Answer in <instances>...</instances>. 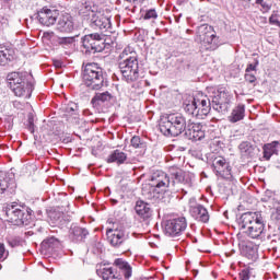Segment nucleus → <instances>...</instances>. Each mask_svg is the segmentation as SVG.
<instances>
[{
    "mask_svg": "<svg viewBox=\"0 0 280 280\" xmlns=\"http://www.w3.org/2000/svg\"><path fill=\"white\" fill-rule=\"evenodd\" d=\"M98 275H101L103 280H121V278L115 275L113 268H103Z\"/></svg>",
    "mask_w": 280,
    "mask_h": 280,
    "instance_id": "7c9ffc66",
    "label": "nucleus"
},
{
    "mask_svg": "<svg viewBox=\"0 0 280 280\" xmlns=\"http://www.w3.org/2000/svg\"><path fill=\"white\" fill-rule=\"evenodd\" d=\"M78 12L79 16L91 21V19H93V16L100 12V7L95 2L88 0L85 2L79 3Z\"/></svg>",
    "mask_w": 280,
    "mask_h": 280,
    "instance_id": "ddd939ff",
    "label": "nucleus"
},
{
    "mask_svg": "<svg viewBox=\"0 0 280 280\" xmlns=\"http://www.w3.org/2000/svg\"><path fill=\"white\" fill-rule=\"evenodd\" d=\"M170 172L171 175L168 176L163 171H155L150 178L149 192H145V189H143V195L152 199L159 198V195L165 194V191H185L184 185L191 187V176H189V173L174 167Z\"/></svg>",
    "mask_w": 280,
    "mask_h": 280,
    "instance_id": "f03ea898",
    "label": "nucleus"
},
{
    "mask_svg": "<svg viewBox=\"0 0 280 280\" xmlns=\"http://www.w3.org/2000/svg\"><path fill=\"white\" fill-rule=\"evenodd\" d=\"M186 230L187 219H185V217L170 219L164 225V233L168 237H180Z\"/></svg>",
    "mask_w": 280,
    "mask_h": 280,
    "instance_id": "9b49d317",
    "label": "nucleus"
},
{
    "mask_svg": "<svg viewBox=\"0 0 280 280\" xmlns=\"http://www.w3.org/2000/svg\"><path fill=\"white\" fill-rule=\"evenodd\" d=\"M211 107L221 115H226L231 108V95L226 91L210 89L209 95L198 94L191 103L186 104L185 110L197 119H205Z\"/></svg>",
    "mask_w": 280,
    "mask_h": 280,
    "instance_id": "f257e3e1",
    "label": "nucleus"
},
{
    "mask_svg": "<svg viewBox=\"0 0 280 280\" xmlns=\"http://www.w3.org/2000/svg\"><path fill=\"white\" fill-rule=\"evenodd\" d=\"M245 82H248L249 84H255L257 82V77L250 72H245Z\"/></svg>",
    "mask_w": 280,
    "mask_h": 280,
    "instance_id": "58836bf2",
    "label": "nucleus"
},
{
    "mask_svg": "<svg viewBox=\"0 0 280 280\" xmlns=\"http://www.w3.org/2000/svg\"><path fill=\"white\" fill-rule=\"evenodd\" d=\"M28 130L34 132V119L32 118L28 119Z\"/></svg>",
    "mask_w": 280,
    "mask_h": 280,
    "instance_id": "37998d69",
    "label": "nucleus"
},
{
    "mask_svg": "<svg viewBox=\"0 0 280 280\" xmlns=\"http://www.w3.org/2000/svg\"><path fill=\"white\" fill-rule=\"evenodd\" d=\"M119 69L122 80L128 82V84L137 82L139 78H141V73H139L140 67L137 51H135L132 47L127 46L119 55Z\"/></svg>",
    "mask_w": 280,
    "mask_h": 280,
    "instance_id": "20e7f679",
    "label": "nucleus"
},
{
    "mask_svg": "<svg viewBox=\"0 0 280 280\" xmlns=\"http://www.w3.org/2000/svg\"><path fill=\"white\" fill-rule=\"evenodd\" d=\"M57 45L66 51H71L75 47V37H57Z\"/></svg>",
    "mask_w": 280,
    "mask_h": 280,
    "instance_id": "393cba45",
    "label": "nucleus"
},
{
    "mask_svg": "<svg viewBox=\"0 0 280 280\" xmlns=\"http://www.w3.org/2000/svg\"><path fill=\"white\" fill-rule=\"evenodd\" d=\"M279 147H280L279 141H272L271 143L265 144L262 147L264 159H266V161H270V159H272V155L278 154Z\"/></svg>",
    "mask_w": 280,
    "mask_h": 280,
    "instance_id": "4be33fe9",
    "label": "nucleus"
},
{
    "mask_svg": "<svg viewBox=\"0 0 280 280\" xmlns=\"http://www.w3.org/2000/svg\"><path fill=\"white\" fill-rule=\"evenodd\" d=\"M212 167L217 176H231V166L223 156L212 158Z\"/></svg>",
    "mask_w": 280,
    "mask_h": 280,
    "instance_id": "2eb2a0df",
    "label": "nucleus"
},
{
    "mask_svg": "<svg viewBox=\"0 0 280 280\" xmlns=\"http://www.w3.org/2000/svg\"><path fill=\"white\" fill-rule=\"evenodd\" d=\"M159 14L156 13V10L151 9V10H147L143 19L144 21H150V19H158Z\"/></svg>",
    "mask_w": 280,
    "mask_h": 280,
    "instance_id": "72a5a7b5",
    "label": "nucleus"
},
{
    "mask_svg": "<svg viewBox=\"0 0 280 280\" xmlns=\"http://www.w3.org/2000/svg\"><path fill=\"white\" fill-rule=\"evenodd\" d=\"M110 100H113V95L109 92L96 93L91 104L93 106H102V104H106V102H110Z\"/></svg>",
    "mask_w": 280,
    "mask_h": 280,
    "instance_id": "a878e982",
    "label": "nucleus"
},
{
    "mask_svg": "<svg viewBox=\"0 0 280 280\" xmlns=\"http://www.w3.org/2000/svg\"><path fill=\"white\" fill-rule=\"evenodd\" d=\"M241 231L252 240H264L266 237V223L261 211L245 212L238 220Z\"/></svg>",
    "mask_w": 280,
    "mask_h": 280,
    "instance_id": "7ed1b4c3",
    "label": "nucleus"
},
{
    "mask_svg": "<svg viewBox=\"0 0 280 280\" xmlns=\"http://www.w3.org/2000/svg\"><path fill=\"white\" fill-rule=\"evenodd\" d=\"M257 67H259V59L255 58L254 62L247 65L245 73H250V71H257Z\"/></svg>",
    "mask_w": 280,
    "mask_h": 280,
    "instance_id": "473e14b6",
    "label": "nucleus"
},
{
    "mask_svg": "<svg viewBox=\"0 0 280 280\" xmlns=\"http://www.w3.org/2000/svg\"><path fill=\"white\" fill-rule=\"evenodd\" d=\"M7 80L16 97H32L34 82L27 72H11L8 74Z\"/></svg>",
    "mask_w": 280,
    "mask_h": 280,
    "instance_id": "39448f33",
    "label": "nucleus"
},
{
    "mask_svg": "<svg viewBox=\"0 0 280 280\" xmlns=\"http://www.w3.org/2000/svg\"><path fill=\"white\" fill-rule=\"evenodd\" d=\"M240 279L241 280H248L250 279V272L246 269L242 270V272L240 273Z\"/></svg>",
    "mask_w": 280,
    "mask_h": 280,
    "instance_id": "a19ab883",
    "label": "nucleus"
},
{
    "mask_svg": "<svg viewBox=\"0 0 280 280\" xmlns=\"http://www.w3.org/2000/svg\"><path fill=\"white\" fill-rule=\"evenodd\" d=\"M14 56L12 51L8 48H0V65L1 67H5L9 62H12Z\"/></svg>",
    "mask_w": 280,
    "mask_h": 280,
    "instance_id": "c756f323",
    "label": "nucleus"
},
{
    "mask_svg": "<svg viewBox=\"0 0 280 280\" xmlns=\"http://www.w3.org/2000/svg\"><path fill=\"white\" fill-rule=\"evenodd\" d=\"M190 215L197 220V222H202V224H207L209 222V210L205 208V206L198 203L196 206H190L189 208Z\"/></svg>",
    "mask_w": 280,
    "mask_h": 280,
    "instance_id": "f3484780",
    "label": "nucleus"
},
{
    "mask_svg": "<svg viewBox=\"0 0 280 280\" xmlns=\"http://www.w3.org/2000/svg\"><path fill=\"white\" fill-rule=\"evenodd\" d=\"M55 238H49L48 244H52Z\"/></svg>",
    "mask_w": 280,
    "mask_h": 280,
    "instance_id": "49530a36",
    "label": "nucleus"
},
{
    "mask_svg": "<svg viewBox=\"0 0 280 280\" xmlns=\"http://www.w3.org/2000/svg\"><path fill=\"white\" fill-rule=\"evenodd\" d=\"M131 145L132 148H141V145H143V143L141 142V138L139 136H133L131 138Z\"/></svg>",
    "mask_w": 280,
    "mask_h": 280,
    "instance_id": "e433bc0d",
    "label": "nucleus"
},
{
    "mask_svg": "<svg viewBox=\"0 0 280 280\" xmlns=\"http://www.w3.org/2000/svg\"><path fill=\"white\" fill-rule=\"evenodd\" d=\"M83 82L88 89L100 91L104 88V70L97 63H88L83 70Z\"/></svg>",
    "mask_w": 280,
    "mask_h": 280,
    "instance_id": "0eeeda50",
    "label": "nucleus"
},
{
    "mask_svg": "<svg viewBox=\"0 0 280 280\" xmlns=\"http://www.w3.org/2000/svg\"><path fill=\"white\" fill-rule=\"evenodd\" d=\"M159 128L164 137H178L185 132L187 120L183 114H168L160 119Z\"/></svg>",
    "mask_w": 280,
    "mask_h": 280,
    "instance_id": "423d86ee",
    "label": "nucleus"
},
{
    "mask_svg": "<svg viewBox=\"0 0 280 280\" xmlns=\"http://www.w3.org/2000/svg\"><path fill=\"white\" fill-rule=\"evenodd\" d=\"M279 15L278 14H271L269 18V23L270 25H277V27H280V21H279Z\"/></svg>",
    "mask_w": 280,
    "mask_h": 280,
    "instance_id": "ea45409f",
    "label": "nucleus"
},
{
    "mask_svg": "<svg viewBox=\"0 0 280 280\" xmlns=\"http://www.w3.org/2000/svg\"><path fill=\"white\" fill-rule=\"evenodd\" d=\"M9 255L10 253L5 250V245L0 243V261H5Z\"/></svg>",
    "mask_w": 280,
    "mask_h": 280,
    "instance_id": "c9c22d12",
    "label": "nucleus"
},
{
    "mask_svg": "<svg viewBox=\"0 0 280 280\" xmlns=\"http://www.w3.org/2000/svg\"><path fill=\"white\" fill-rule=\"evenodd\" d=\"M69 233L70 240H72L73 242H84V240H86V236L89 235V230L80 228L78 225H72Z\"/></svg>",
    "mask_w": 280,
    "mask_h": 280,
    "instance_id": "412c9836",
    "label": "nucleus"
},
{
    "mask_svg": "<svg viewBox=\"0 0 280 280\" xmlns=\"http://www.w3.org/2000/svg\"><path fill=\"white\" fill-rule=\"evenodd\" d=\"M185 135L190 141H202V139H205V129L202 124L189 122L186 126Z\"/></svg>",
    "mask_w": 280,
    "mask_h": 280,
    "instance_id": "4468645a",
    "label": "nucleus"
},
{
    "mask_svg": "<svg viewBox=\"0 0 280 280\" xmlns=\"http://www.w3.org/2000/svg\"><path fill=\"white\" fill-rule=\"evenodd\" d=\"M75 30V22L73 21V16L69 13L62 14L57 23V31L61 32V34H71Z\"/></svg>",
    "mask_w": 280,
    "mask_h": 280,
    "instance_id": "dca6fc26",
    "label": "nucleus"
},
{
    "mask_svg": "<svg viewBox=\"0 0 280 280\" xmlns=\"http://www.w3.org/2000/svg\"><path fill=\"white\" fill-rule=\"evenodd\" d=\"M198 32L201 40L208 44L213 43V38H215V35L212 33L211 26L203 24L199 27Z\"/></svg>",
    "mask_w": 280,
    "mask_h": 280,
    "instance_id": "5701e85b",
    "label": "nucleus"
},
{
    "mask_svg": "<svg viewBox=\"0 0 280 280\" xmlns=\"http://www.w3.org/2000/svg\"><path fill=\"white\" fill-rule=\"evenodd\" d=\"M135 211L138 218H140V220H143V222H148V220L152 218V208L150 207V203L143 200H138L136 202Z\"/></svg>",
    "mask_w": 280,
    "mask_h": 280,
    "instance_id": "a211bd4d",
    "label": "nucleus"
},
{
    "mask_svg": "<svg viewBox=\"0 0 280 280\" xmlns=\"http://www.w3.org/2000/svg\"><path fill=\"white\" fill-rule=\"evenodd\" d=\"M55 67H62V62H60V61H55Z\"/></svg>",
    "mask_w": 280,
    "mask_h": 280,
    "instance_id": "a18cd8bd",
    "label": "nucleus"
},
{
    "mask_svg": "<svg viewBox=\"0 0 280 280\" xmlns=\"http://www.w3.org/2000/svg\"><path fill=\"white\" fill-rule=\"evenodd\" d=\"M256 3L258 5H261L262 12H268L272 5L264 0H256Z\"/></svg>",
    "mask_w": 280,
    "mask_h": 280,
    "instance_id": "4c0bfd02",
    "label": "nucleus"
},
{
    "mask_svg": "<svg viewBox=\"0 0 280 280\" xmlns=\"http://www.w3.org/2000/svg\"><path fill=\"white\" fill-rule=\"evenodd\" d=\"M56 11L43 8L37 13V19L42 25H46V27H49L50 25H54L56 23Z\"/></svg>",
    "mask_w": 280,
    "mask_h": 280,
    "instance_id": "6ab92c4d",
    "label": "nucleus"
},
{
    "mask_svg": "<svg viewBox=\"0 0 280 280\" xmlns=\"http://www.w3.org/2000/svg\"><path fill=\"white\" fill-rule=\"evenodd\" d=\"M107 242L113 246V248H125V250H130L132 248V244L128 241V236L126 235V231L122 229H108L106 231Z\"/></svg>",
    "mask_w": 280,
    "mask_h": 280,
    "instance_id": "9d476101",
    "label": "nucleus"
},
{
    "mask_svg": "<svg viewBox=\"0 0 280 280\" xmlns=\"http://www.w3.org/2000/svg\"><path fill=\"white\" fill-rule=\"evenodd\" d=\"M129 3H143V0H127Z\"/></svg>",
    "mask_w": 280,
    "mask_h": 280,
    "instance_id": "c03bdc74",
    "label": "nucleus"
},
{
    "mask_svg": "<svg viewBox=\"0 0 280 280\" xmlns=\"http://www.w3.org/2000/svg\"><path fill=\"white\" fill-rule=\"evenodd\" d=\"M246 116V106L244 104H238L236 107L232 109L231 115L228 117L230 124H237V121H242Z\"/></svg>",
    "mask_w": 280,
    "mask_h": 280,
    "instance_id": "aec40b11",
    "label": "nucleus"
},
{
    "mask_svg": "<svg viewBox=\"0 0 280 280\" xmlns=\"http://www.w3.org/2000/svg\"><path fill=\"white\" fill-rule=\"evenodd\" d=\"M8 221L15 226H30L32 223V209L22 206L8 205L5 209Z\"/></svg>",
    "mask_w": 280,
    "mask_h": 280,
    "instance_id": "6e6552de",
    "label": "nucleus"
},
{
    "mask_svg": "<svg viewBox=\"0 0 280 280\" xmlns=\"http://www.w3.org/2000/svg\"><path fill=\"white\" fill-rule=\"evenodd\" d=\"M114 266L121 270L125 279H130V277H132V267L130 266V264H128V261L118 258L114 261Z\"/></svg>",
    "mask_w": 280,
    "mask_h": 280,
    "instance_id": "b1692460",
    "label": "nucleus"
},
{
    "mask_svg": "<svg viewBox=\"0 0 280 280\" xmlns=\"http://www.w3.org/2000/svg\"><path fill=\"white\" fill-rule=\"evenodd\" d=\"M241 154L243 156L253 158L255 156V147L248 141H244L238 145Z\"/></svg>",
    "mask_w": 280,
    "mask_h": 280,
    "instance_id": "cd10ccee",
    "label": "nucleus"
},
{
    "mask_svg": "<svg viewBox=\"0 0 280 280\" xmlns=\"http://www.w3.org/2000/svg\"><path fill=\"white\" fill-rule=\"evenodd\" d=\"M90 25L94 30H100L102 33L108 32L113 27L110 18L102 14L100 11L91 18Z\"/></svg>",
    "mask_w": 280,
    "mask_h": 280,
    "instance_id": "f8f14e48",
    "label": "nucleus"
},
{
    "mask_svg": "<svg viewBox=\"0 0 280 280\" xmlns=\"http://www.w3.org/2000/svg\"><path fill=\"white\" fill-rule=\"evenodd\" d=\"M66 115L72 117V115H78V104L75 103H69L63 108Z\"/></svg>",
    "mask_w": 280,
    "mask_h": 280,
    "instance_id": "2f4dec72",
    "label": "nucleus"
},
{
    "mask_svg": "<svg viewBox=\"0 0 280 280\" xmlns=\"http://www.w3.org/2000/svg\"><path fill=\"white\" fill-rule=\"evenodd\" d=\"M128 155L120 150H115L107 159V163H117V165H122L126 163Z\"/></svg>",
    "mask_w": 280,
    "mask_h": 280,
    "instance_id": "bb28decb",
    "label": "nucleus"
},
{
    "mask_svg": "<svg viewBox=\"0 0 280 280\" xmlns=\"http://www.w3.org/2000/svg\"><path fill=\"white\" fill-rule=\"evenodd\" d=\"M9 187H14V179L10 178L5 173H0V194H3Z\"/></svg>",
    "mask_w": 280,
    "mask_h": 280,
    "instance_id": "c85d7f7f",
    "label": "nucleus"
},
{
    "mask_svg": "<svg viewBox=\"0 0 280 280\" xmlns=\"http://www.w3.org/2000/svg\"><path fill=\"white\" fill-rule=\"evenodd\" d=\"M82 45L85 54H100L106 49V39L100 33H92L82 38Z\"/></svg>",
    "mask_w": 280,
    "mask_h": 280,
    "instance_id": "1a4fd4ad",
    "label": "nucleus"
},
{
    "mask_svg": "<svg viewBox=\"0 0 280 280\" xmlns=\"http://www.w3.org/2000/svg\"><path fill=\"white\" fill-rule=\"evenodd\" d=\"M8 244L11 248H16L19 246V240L16 238H8Z\"/></svg>",
    "mask_w": 280,
    "mask_h": 280,
    "instance_id": "79ce46f5",
    "label": "nucleus"
},
{
    "mask_svg": "<svg viewBox=\"0 0 280 280\" xmlns=\"http://www.w3.org/2000/svg\"><path fill=\"white\" fill-rule=\"evenodd\" d=\"M245 250H246V253H248L247 257L249 259H255V257H257V249L255 247L246 246Z\"/></svg>",
    "mask_w": 280,
    "mask_h": 280,
    "instance_id": "f704fd0d",
    "label": "nucleus"
}]
</instances>
